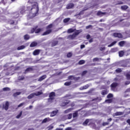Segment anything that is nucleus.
Instances as JSON below:
<instances>
[{"instance_id": "nucleus-1", "label": "nucleus", "mask_w": 130, "mask_h": 130, "mask_svg": "<svg viewBox=\"0 0 130 130\" xmlns=\"http://www.w3.org/2000/svg\"><path fill=\"white\" fill-rule=\"evenodd\" d=\"M53 27V24L51 23L46 27V31L42 34V36H45V35H49L50 33L52 32V27Z\"/></svg>"}, {"instance_id": "nucleus-2", "label": "nucleus", "mask_w": 130, "mask_h": 130, "mask_svg": "<svg viewBox=\"0 0 130 130\" xmlns=\"http://www.w3.org/2000/svg\"><path fill=\"white\" fill-rule=\"evenodd\" d=\"M27 10H28V11H33L34 10V12H35V13H34L35 16H37L38 12H39V8H38V6L36 5V4L32 5L31 8L27 7Z\"/></svg>"}, {"instance_id": "nucleus-3", "label": "nucleus", "mask_w": 130, "mask_h": 130, "mask_svg": "<svg viewBox=\"0 0 130 130\" xmlns=\"http://www.w3.org/2000/svg\"><path fill=\"white\" fill-rule=\"evenodd\" d=\"M118 86V83L116 82H113L110 85V88L112 91H115V90L116 89V87Z\"/></svg>"}, {"instance_id": "nucleus-4", "label": "nucleus", "mask_w": 130, "mask_h": 130, "mask_svg": "<svg viewBox=\"0 0 130 130\" xmlns=\"http://www.w3.org/2000/svg\"><path fill=\"white\" fill-rule=\"evenodd\" d=\"M54 97H55V92H51L49 94V98L48 99V101H52L54 99Z\"/></svg>"}, {"instance_id": "nucleus-5", "label": "nucleus", "mask_w": 130, "mask_h": 130, "mask_svg": "<svg viewBox=\"0 0 130 130\" xmlns=\"http://www.w3.org/2000/svg\"><path fill=\"white\" fill-rule=\"evenodd\" d=\"M9 106H10V104L9 102L7 101L5 103V105H3V109H5V110H8L9 109Z\"/></svg>"}, {"instance_id": "nucleus-6", "label": "nucleus", "mask_w": 130, "mask_h": 130, "mask_svg": "<svg viewBox=\"0 0 130 130\" xmlns=\"http://www.w3.org/2000/svg\"><path fill=\"white\" fill-rule=\"evenodd\" d=\"M74 7H75V4L70 3L67 5L66 9L67 10H70V9H73V8H74Z\"/></svg>"}, {"instance_id": "nucleus-7", "label": "nucleus", "mask_w": 130, "mask_h": 130, "mask_svg": "<svg viewBox=\"0 0 130 130\" xmlns=\"http://www.w3.org/2000/svg\"><path fill=\"white\" fill-rule=\"evenodd\" d=\"M114 37H117V38H122V35L120 33H114Z\"/></svg>"}, {"instance_id": "nucleus-8", "label": "nucleus", "mask_w": 130, "mask_h": 130, "mask_svg": "<svg viewBox=\"0 0 130 130\" xmlns=\"http://www.w3.org/2000/svg\"><path fill=\"white\" fill-rule=\"evenodd\" d=\"M47 77V76L46 75H44L42 76L41 77H40L38 79V81L39 82H42V81H43V80H45V79H46Z\"/></svg>"}, {"instance_id": "nucleus-9", "label": "nucleus", "mask_w": 130, "mask_h": 130, "mask_svg": "<svg viewBox=\"0 0 130 130\" xmlns=\"http://www.w3.org/2000/svg\"><path fill=\"white\" fill-rule=\"evenodd\" d=\"M57 112H58V110H55V111H53L50 114V117H53V116H55V115H56V114H57Z\"/></svg>"}, {"instance_id": "nucleus-10", "label": "nucleus", "mask_w": 130, "mask_h": 130, "mask_svg": "<svg viewBox=\"0 0 130 130\" xmlns=\"http://www.w3.org/2000/svg\"><path fill=\"white\" fill-rule=\"evenodd\" d=\"M108 90L105 89L101 91V94L103 95V96L107 95V94H108Z\"/></svg>"}, {"instance_id": "nucleus-11", "label": "nucleus", "mask_w": 130, "mask_h": 130, "mask_svg": "<svg viewBox=\"0 0 130 130\" xmlns=\"http://www.w3.org/2000/svg\"><path fill=\"white\" fill-rule=\"evenodd\" d=\"M40 53V50L36 49L33 52L32 54L33 55H39Z\"/></svg>"}, {"instance_id": "nucleus-12", "label": "nucleus", "mask_w": 130, "mask_h": 130, "mask_svg": "<svg viewBox=\"0 0 130 130\" xmlns=\"http://www.w3.org/2000/svg\"><path fill=\"white\" fill-rule=\"evenodd\" d=\"M50 120H51V119L49 118V117L45 118L43 120L42 123H46V122H48L50 121Z\"/></svg>"}, {"instance_id": "nucleus-13", "label": "nucleus", "mask_w": 130, "mask_h": 130, "mask_svg": "<svg viewBox=\"0 0 130 130\" xmlns=\"http://www.w3.org/2000/svg\"><path fill=\"white\" fill-rule=\"evenodd\" d=\"M97 16H100V17H102L104 15H106V12H102L101 11H98L96 13Z\"/></svg>"}, {"instance_id": "nucleus-14", "label": "nucleus", "mask_w": 130, "mask_h": 130, "mask_svg": "<svg viewBox=\"0 0 130 130\" xmlns=\"http://www.w3.org/2000/svg\"><path fill=\"white\" fill-rule=\"evenodd\" d=\"M43 31V28H36L35 29V34H38V33H40Z\"/></svg>"}, {"instance_id": "nucleus-15", "label": "nucleus", "mask_w": 130, "mask_h": 130, "mask_svg": "<svg viewBox=\"0 0 130 130\" xmlns=\"http://www.w3.org/2000/svg\"><path fill=\"white\" fill-rule=\"evenodd\" d=\"M74 38H76V36L74 34L73 35H70L68 37V39H71V40H74Z\"/></svg>"}, {"instance_id": "nucleus-16", "label": "nucleus", "mask_w": 130, "mask_h": 130, "mask_svg": "<svg viewBox=\"0 0 130 130\" xmlns=\"http://www.w3.org/2000/svg\"><path fill=\"white\" fill-rule=\"evenodd\" d=\"M38 44L37 42H32L30 45V47H35V46H37Z\"/></svg>"}, {"instance_id": "nucleus-17", "label": "nucleus", "mask_w": 130, "mask_h": 130, "mask_svg": "<svg viewBox=\"0 0 130 130\" xmlns=\"http://www.w3.org/2000/svg\"><path fill=\"white\" fill-rule=\"evenodd\" d=\"M34 97H35V93H32L27 96V99H32V98H34Z\"/></svg>"}, {"instance_id": "nucleus-18", "label": "nucleus", "mask_w": 130, "mask_h": 130, "mask_svg": "<svg viewBox=\"0 0 130 130\" xmlns=\"http://www.w3.org/2000/svg\"><path fill=\"white\" fill-rule=\"evenodd\" d=\"M114 114L115 116H118L119 115H122L123 114V112H116Z\"/></svg>"}, {"instance_id": "nucleus-19", "label": "nucleus", "mask_w": 130, "mask_h": 130, "mask_svg": "<svg viewBox=\"0 0 130 130\" xmlns=\"http://www.w3.org/2000/svg\"><path fill=\"white\" fill-rule=\"evenodd\" d=\"M37 28H38V25H37L36 26H35L34 28H31V29L30 30V33L31 34H33V33H35V29H37Z\"/></svg>"}, {"instance_id": "nucleus-20", "label": "nucleus", "mask_w": 130, "mask_h": 130, "mask_svg": "<svg viewBox=\"0 0 130 130\" xmlns=\"http://www.w3.org/2000/svg\"><path fill=\"white\" fill-rule=\"evenodd\" d=\"M121 9L123 11H125V10H127V9H128V6L126 5H123L121 7Z\"/></svg>"}, {"instance_id": "nucleus-21", "label": "nucleus", "mask_w": 130, "mask_h": 130, "mask_svg": "<svg viewBox=\"0 0 130 130\" xmlns=\"http://www.w3.org/2000/svg\"><path fill=\"white\" fill-rule=\"evenodd\" d=\"M25 12L26 10H25V7H23L20 9V14H21V15L25 14Z\"/></svg>"}, {"instance_id": "nucleus-22", "label": "nucleus", "mask_w": 130, "mask_h": 130, "mask_svg": "<svg viewBox=\"0 0 130 130\" xmlns=\"http://www.w3.org/2000/svg\"><path fill=\"white\" fill-rule=\"evenodd\" d=\"M78 111H75L73 114V118H76V117H78Z\"/></svg>"}, {"instance_id": "nucleus-23", "label": "nucleus", "mask_w": 130, "mask_h": 130, "mask_svg": "<svg viewBox=\"0 0 130 130\" xmlns=\"http://www.w3.org/2000/svg\"><path fill=\"white\" fill-rule=\"evenodd\" d=\"M24 40H29L30 39V36L29 35L26 34L24 36Z\"/></svg>"}, {"instance_id": "nucleus-24", "label": "nucleus", "mask_w": 130, "mask_h": 130, "mask_svg": "<svg viewBox=\"0 0 130 130\" xmlns=\"http://www.w3.org/2000/svg\"><path fill=\"white\" fill-rule=\"evenodd\" d=\"M124 55V52L123 51H120L119 52V56L120 57H122Z\"/></svg>"}, {"instance_id": "nucleus-25", "label": "nucleus", "mask_w": 130, "mask_h": 130, "mask_svg": "<svg viewBox=\"0 0 130 130\" xmlns=\"http://www.w3.org/2000/svg\"><path fill=\"white\" fill-rule=\"evenodd\" d=\"M90 87L89 84H86V85L83 86L81 88V90H86V89H88V87Z\"/></svg>"}, {"instance_id": "nucleus-26", "label": "nucleus", "mask_w": 130, "mask_h": 130, "mask_svg": "<svg viewBox=\"0 0 130 130\" xmlns=\"http://www.w3.org/2000/svg\"><path fill=\"white\" fill-rule=\"evenodd\" d=\"M69 80H77V78L75 77V76L73 75L69 76L68 77Z\"/></svg>"}, {"instance_id": "nucleus-27", "label": "nucleus", "mask_w": 130, "mask_h": 130, "mask_svg": "<svg viewBox=\"0 0 130 130\" xmlns=\"http://www.w3.org/2000/svg\"><path fill=\"white\" fill-rule=\"evenodd\" d=\"M117 43V41H114L112 43H111L110 45L108 46V47H112V46H113V45H115L116 43Z\"/></svg>"}, {"instance_id": "nucleus-28", "label": "nucleus", "mask_w": 130, "mask_h": 130, "mask_svg": "<svg viewBox=\"0 0 130 130\" xmlns=\"http://www.w3.org/2000/svg\"><path fill=\"white\" fill-rule=\"evenodd\" d=\"M81 33L79 30H76L73 34L75 36V37H77Z\"/></svg>"}, {"instance_id": "nucleus-29", "label": "nucleus", "mask_w": 130, "mask_h": 130, "mask_svg": "<svg viewBox=\"0 0 130 130\" xmlns=\"http://www.w3.org/2000/svg\"><path fill=\"white\" fill-rule=\"evenodd\" d=\"M124 43H125V42H124V41H121L119 42V46H121V47H122V46L124 45Z\"/></svg>"}, {"instance_id": "nucleus-30", "label": "nucleus", "mask_w": 130, "mask_h": 130, "mask_svg": "<svg viewBox=\"0 0 130 130\" xmlns=\"http://www.w3.org/2000/svg\"><path fill=\"white\" fill-rule=\"evenodd\" d=\"M69 103H70V102H62V103L61 104V106H62V107H64V106H67V105H68V104H69Z\"/></svg>"}, {"instance_id": "nucleus-31", "label": "nucleus", "mask_w": 130, "mask_h": 130, "mask_svg": "<svg viewBox=\"0 0 130 130\" xmlns=\"http://www.w3.org/2000/svg\"><path fill=\"white\" fill-rule=\"evenodd\" d=\"M76 31V29L70 28L68 30V33H73V32H75Z\"/></svg>"}, {"instance_id": "nucleus-32", "label": "nucleus", "mask_w": 130, "mask_h": 130, "mask_svg": "<svg viewBox=\"0 0 130 130\" xmlns=\"http://www.w3.org/2000/svg\"><path fill=\"white\" fill-rule=\"evenodd\" d=\"M99 59H100L101 60H102V58H99L98 57H95L92 59V61H93V62H95V61H99Z\"/></svg>"}, {"instance_id": "nucleus-33", "label": "nucleus", "mask_w": 130, "mask_h": 130, "mask_svg": "<svg viewBox=\"0 0 130 130\" xmlns=\"http://www.w3.org/2000/svg\"><path fill=\"white\" fill-rule=\"evenodd\" d=\"M3 91H11V88L9 87H4L3 88Z\"/></svg>"}, {"instance_id": "nucleus-34", "label": "nucleus", "mask_w": 130, "mask_h": 130, "mask_svg": "<svg viewBox=\"0 0 130 130\" xmlns=\"http://www.w3.org/2000/svg\"><path fill=\"white\" fill-rule=\"evenodd\" d=\"M25 47L24 45L20 46L17 48V50H22V49H24Z\"/></svg>"}, {"instance_id": "nucleus-35", "label": "nucleus", "mask_w": 130, "mask_h": 130, "mask_svg": "<svg viewBox=\"0 0 130 130\" xmlns=\"http://www.w3.org/2000/svg\"><path fill=\"white\" fill-rule=\"evenodd\" d=\"M35 96H40V95H42V94H43V93L42 92L38 91V92L35 93Z\"/></svg>"}, {"instance_id": "nucleus-36", "label": "nucleus", "mask_w": 130, "mask_h": 130, "mask_svg": "<svg viewBox=\"0 0 130 130\" xmlns=\"http://www.w3.org/2000/svg\"><path fill=\"white\" fill-rule=\"evenodd\" d=\"M20 94H21L20 92H15L14 93H13V97H17V96H19V95H20Z\"/></svg>"}, {"instance_id": "nucleus-37", "label": "nucleus", "mask_w": 130, "mask_h": 130, "mask_svg": "<svg viewBox=\"0 0 130 130\" xmlns=\"http://www.w3.org/2000/svg\"><path fill=\"white\" fill-rule=\"evenodd\" d=\"M8 22L10 25H14L15 24V21L13 20L12 19L9 20Z\"/></svg>"}, {"instance_id": "nucleus-38", "label": "nucleus", "mask_w": 130, "mask_h": 130, "mask_svg": "<svg viewBox=\"0 0 130 130\" xmlns=\"http://www.w3.org/2000/svg\"><path fill=\"white\" fill-rule=\"evenodd\" d=\"M13 16V19H17V18H19V16H20L18 13H15Z\"/></svg>"}, {"instance_id": "nucleus-39", "label": "nucleus", "mask_w": 130, "mask_h": 130, "mask_svg": "<svg viewBox=\"0 0 130 130\" xmlns=\"http://www.w3.org/2000/svg\"><path fill=\"white\" fill-rule=\"evenodd\" d=\"M70 20H71V18H67L63 19V23H68V22L70 21Z\"/></svg>"}, {"instance_id": "nucleus-40", "label": "nucleus", "mask_w": 130, "mask_h": 130, "mask_svg": "<svg viewBox=\"0 0 130 130\" xmlns=\"http://www.w3.org/2000/svg\"><path fill=\"white\" fill-rule=\"evenodd\" d=\"M106 103L110 104L112 102V99H108L105 100Z\"/></svg>"}, {"instance_id": "nucleus-41", "label": "nucleus", "mask_w": 130, "mask_h": 130, "mask_svg": "<svg viewBox=\"0 0 130 130\" xmlns=\"http://www.w3.org/2000/svg\"><path fill=\"white\" fill-rule=\"evenodd\" d=\"M89 123V119H87L85 120V121L83 122V125H87Z\"/></svg>"}, {"instance_id": "nucleus-42", "label": "nucleus", "mask_w": 130, "mask_h": 130, "mask_svg": "<svg viewBox=\"0 0 130 130\" xmlns=\"http://www.w3.org/2000/svg\"><path fill=\"white\" fill-rule=\"evenodd\" d=\"M73 110V108H69L66 110L64 111L65 113H69V112H71Z\"/></svg>"}, {"instance_id": "nucleus-43", "label": "nucleus", "mask_w": 130, "mask_h": 130, "mask_svg": "<svg viewBox=\"0 0 130 130\" xmlns=\"http://www.w3.org/2000/svg\"><path fill=\"white\" fill-rule=\"evenodd\" d=\"M72 84V81L65 82L64 85L65 86H70Z\"/></svg>"}, {"instance_id": "nucleus-44", "label": "nucleus", "mask_w": 130, "mask_h": 130, "mask_svg": "<svg viewBox=\"0 0 130 130\" xmlns=\"http://www.w3.org/2000/svg\"><path fill=\"white\" fill-rule=\"evenodd\" d=\"M84 10H82L81 11L79 14H77L76 16H81V15H84Z\"/></svg>"}, {"instance_id": "nucleus-45", "label": "nucleus", "mask_w": 130, "mask_h": 130, "mask_svg": "<svg viewBox=\"0 0 130 130\" xmlns=\"http://www.w3.org/2000/svg\"><path fill=\"white\" fill-rule=\"evenodd\" d=\"M79 64H84L85 63V60H80L79 62Z\"/></svg>"}, {"instance_id": "nucleus-46", "label": "nucleus", "mask_w": 130, "mask_h": 130, "mask_svg": "<svg viewBox=\"0 0 130 130\" xmlns=\"http://www.w3.org/2000/svg\"><path fill=\"white\" fill-rule=\"evenodd\" d=\"M125 77H126L127 80H130V74L129 73H127L125 75Z\"/></svg>"}, {"instance_id": "nucleus-47", "label": "nucleus", "mask_w": 130, "mask_h": 130, "mask_svg": "<svg viewBox=\"0 0 130 130\" xmlns=\"http://www.w3.org/2000/svg\"><path fill=\"white\" fill-rule=\"evenodd\" d=\"M22 113H23V111H21L20 112L19 114L16 116V118H19L20 117H21V116H22Z\"/></svg>"}, {"instance_id": "nucleus-48", "label": "nucleus", "mask_w": 130, "mask_h": 130, "mask_svg": "<svg viewBox=\"0 0 130 130\" xmlns=\"http://www.w3.org/2000/svg\"><path fill=\"white\" fill-rule=\"evenodd\" d=\"M58 43V42L57 41H55L52 44V46H55L57 45V44Z\"/></svg>"}, {"instance_id": "nucleus-49", "label": "nucleus", "mask_w": 130, "mask_h": 130, "mask_svg": "<svg viewBox=\"0 0 130 130\" xmlns=\"http://www.w3.org/2000/svg\"><path fill=\"white\" fill-rule=\"evenodd\" d=\"M108 124H109V122H104L103 123L102 125L103 126H105L106 125H108Z\"/></svg>"}, {"instance_id": "nucleus-50", "label": "nucleus", "mask_w": 130, "mask_h": 130, "mask_svg": "<svg viewBox=\"0 0 130 130\" xmlns=\"http://www.w3.org/2000/svg\"><path fill=\"white\" fill-rule=\"evenodd\" d=\"M112 97H113V94H112V93H109L107 96V98H112Z\"/></svg>"}, {"instance_id": "nucleus-51", "label": "nucleus", "mask_w": 130, "mask_h": 130, "mask_svg": "<svg viewBox=\"0 0 130 130\" xmlns=\"http://www.w3.org/2000/svg\"><path fill=\"white\" fill-rule=\"evenodd\" d=\"M116 72L117 73H121L122 72V70L120 68H118L116 70Z\"/></svg>"}, {"instance_id": "nucleus-52", "label": "nucleus", "mask_w": 130, "mask_h": 130, "mask_svg": "<svg viewBox=\"0 0 130 130\" xmlns=\"http://www.w3.org/2000/svg\"><path fill=\"white\" fill-rule=\"evenodd\" d=\"M72 56H73V53H72L71 52H69L67 54V57H72Z\"/></svg>"}, {"instance_id": "nucleus-53", "label": "nucleus", "mask_w": 130, "mask_h": 130, "mask_svg": "<svg viewBox=\"0 0 130 130\" xmlns=\"http://www.w3.org/2000/svg\"><path fill=\"white\" fill-rule=\"evenodd\" d=\"M72 117H73V114L72 113L68 115V119H71L72 118Z\"/></svg>"}, {"instance_id": "nucleus-54", "label": "nucleus", "mask_w": 130, "mask_h": 130, "mask_svg": "<svg viewBox=\"0 0 130 130\" xmlns=\"http://www.w3.org/2000/svg\"><path fill=\"white\" fill-rule=\"evenodd\" d=\"M25 79V77L22 76H19V80L20 81H23V80H24Z\"/></svg>"}, {"instance_id": "nucleus-55", "label": "nucleus", "mask_w": 130, "mask_h": 130, "mask_svg": "<svg viewBox=\"0 0 130 130\" xmlns=\"http://www.w3.org/2000/svg\"><path fill=\"white\" fill-rule=\"evenodd\" d=\"M30 71H32L31 68H28L25 70V72H30Z\"/></svg>"}, {"instance_id": "nucleus-56", "label": "nucleus", "mask_w": 130, "mask_h": 130, "mask_svg": "<svg viewBox=\"0 0 130 130\" xmlns=\"http://www.w3.org/2000/svg\"><path fill=\"white\" fill-rule=\"evenodd\" d=\"M87 71H84L82 73L81 75H82V76H85V75H86V74H87Z\"/></svg>"}, {"instance_id": "nucleus-57", "label": "nucleus", "mask_w": 130, "mask_h": 130, "mask_svg": "<svg viewBox=\"0 0 130 130\" xmlns=\"http://www.w3.org/2000/svg\"><path fill=\"white\" fill-rule=\"evenodd\" d=\"M1 3L3 4V5H6V4H7V0H2Z\"/></svg>"}, {"instance_id": "nucleus-58", "label": "nucleus", "mask_w": 130, "mask_h": 130, "mask_svg": "<svg viewBox=\"0 0 130 130\" xmlns=\"http://www.w3.org/2000/svg\"><path fill=\"white\" fill-rule=\"evenodd\" d=\"M24 104L25 103H21L18 106V107H22V106H23V105H24Z\"/></svg>"}, {"instance_id": "nucleus-59", "label": "nucleus", "mask_w": 130, "mask_h": 130, "mask_svg": "<svg viewBox=\"0 0 130 130\" xmlns=\"http://www.w3.org/2000/svg\"><path fill=\"white\" fill-rule=\"evenodd\" d=\"M92 27H93L92 25H89L86 26V29H90V28H92Z\"/></svg>"}, {"instance_id": "nucleus-60", "label": "nucleus", "mask_w": 130, "mask_h": 130, "mask_svg": "<svg viewBox=\"0 0 130 130\" xmlns=\"http://www.w3.org/2000/svg\"><path fill=\"white\" fill-rule=\"evenodd\" d=\"M106 47H101L100 48V50H101V51H103V50H105L106 49Z\"/></svg>"}, {"instance_id": "nucleus-61", "label": "nucleus", "mask_w": 130, "mask_h": 130, "mask_svg": "<svg viewBox=\"0 0 130 130\" xmlns=\"http://www.w3.org/2000/svg\"><path fill=\"white\" fill-rule=\"evenodd\" d=\"M129 84H130V81H126L125 82V86H127V85H129Z\"/></svg>"}, {"instance_id": "nucleus-62", "label": "nucleus", "mask_w": 130, "mask_h": 130, "mask_svg": "<svg viewBox=\"0 0 130 130\" xmlns=\"http://www.w3.org/2000/svg\"><path fill=\"white\" fill-rule=\"evenodd\" d=\"M117 5H123V2L121 1H118Z\"/></svg>"}, {"instance_id": "nucleus-63", "label": "nucleus", "mask_w": 130, "mask_h": 130, "mask_svg": "<svg viewBox=\"0 0 130 130\" xmlns=\"http://www.w3.org/2000/svg\"><path fill=\"white\" fill-rule=\"evenodd\" d=\"M126 122H127V123H128L129 124V125H130V119H128L126 120Z\"/></svg>"}, {"instance_id": "nucleus-64", "label": "nucleus", "mask_w": 130, "mask_h": 130, "mask_svg": "<svg viewBox=\"0 0 130 130\" xmlns=\"http://www.w3.org/2000/svg\"><path fill=\"white\" fill-rule=\"evenodd\" d=\"M65 130H72V127H68L65 129Z\"/></svg>"}]
</instances>
